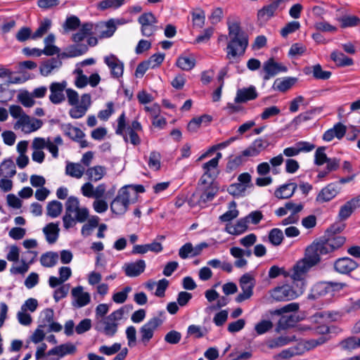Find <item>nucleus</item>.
<instances>
[{
  "label": "nucleus",
  "mask_w": 360,
  "mask_h": 360,
  "mask_svg": "<svg viewBox=\"0 0 360 360\" xmlns=\"http://www.w3.org/2000/svg\"><path fill=\"white\" fill-rule=\"evenodd\" d=\"M162 320L158 317L150 319L140 328L141 341L146 345L153 338L155 329L162 324Z\"/></svg>",
  "instance_id": "ddd939ff"
},
{
  "label": "nucleus",
  "mask_w": 360,
  "mask_h": 360,
  "mask_svg": "<svg viewBox=\"0 0 360 360\" xmlns=\"http://www.w3.org/2000/svg\"><path fill=\"white\" fill-rule=\"evenodd\" d=\"M300 27V24L298 21L290 22L281 30V34L283 37L285 38L288 34L299 30Z\"/></svg>",
  "instance_id": "6e6d98bb"
},
{
  "label": "nucleus",
  "mask_w": 360,
  "mask_h": 360,
  "mask_svg": "<svg viewBox=\"0 0 360 360\" xmlns=\"http://www.w3.org/2000/svg\"><path fill=\"white\" fill-rule=\"evenodd\" d=\"M342 28L356 27L360 25V18L356 15H345L338 18Z\"/></svg>",
  "instance_id": "a19ab883"
},
{
  "label": "nucleus",
  "mask_w": 360,
  "mask_h": 360,
  "mask_svg": "<svg viewBox=\"0 0 360 360\" xmlns=\"http://www.w3.org/2000/svg\"><path fill=\"white\" fill-rule=\"evenodd\" d=\"M297 82L295 77H285L284 79H276L274 83L273 88L281 92H285L290 89Z\"/></svg>",
  "instance_id": "473e14b6"
},
{
  "label": "nucleus",
  "mask_w": 360,
  "mask_h": 360,
  "mask_svg": "<svg viewBox=\"0 0 360 360\" xmlns=\"http://www.w3.org/2000/svg\"><path fill=\"white\" fill-rule=\"evenodd\" d=\"M51 26V20L49 18L44 19L37 30L32 34V39H37L45 34Z\"/></svg>",
  "instance_id": "49530a36"
},
{
  "label": "nucleus",
  "mask_w": 360,
  "mask_h": 360,
  "mask_svg": "<svg viewBox=\"0 0 360 360\" xmlns=\"http://www.w3.org/2000/svg\"><path fill=\"white\" fill-rule=\"evenodd\" d=\"M61 130L65 136L79 143L81 148L88 146V142L83 139L85 134L79 128L73 127L71 124H65L61 126Z\"/></svg>",
  "instance_id": "1a4fd4ad"
},
{
  "label": "nucleus",
  "mask_w": 360,
  "mask_h": 360,
  "mask_svg": "<svg viewBox=\"0 0 360 360\" xmlns=\"http://www.w3.org/2000/svg\"><path fill=\"white\" fill-rule=\"evenodd\" d=\"M131 291L130 286H126L120 292H116L112 295V300L117 304L124 303L128 297V293Z\"/></svg>",
  "instance_id": "13d9d810"
},
{
  "label": "nucleus",
  "mask_w": 360,
  "mask_h": 360,
  "mask_svg": "<svg viewBox=\"0 0 360 360\" xmlns=\"http://www.w3.org/2000/svg\"><path fill=\"white\" fill-rule=\"evenodd\" d=\"M138 21L141 26L155 25L157 23V19L152 13H145L141 15Z\"/></svg>",
  "instance_id": "680f3d73"
},
{
  "label": "nucleus",
  "mask_w": 360,
  "mask_h": 360,
  "mask_svg": "<svg viewBox=\"0 0 360 360\" xmlns=\"http://www.w3.org/2000/svg\"><path fill=\"white\" fill-rule=\"evenodd\" d=\"M80 20L75 15L68 18L64 24V28L70 30H75L79 27Z\"/></svg>",
  "instance_id": "338daca9"
},
{
  "label": "nucleus",
  "mask_w": 360,
  "mask_h": 360,
  "mask_svg": "<svg viewBox=\"0 0 360 360\" xmlns=\"http://www.w3.org/2000/svg\"><path fill=\"white\" fill-rule=\"evenodd\" d=\"M330 58L338 67L350 66L354 63L352 58L337 51H334L331 53Z\"/></svg>",
  "instance_id": "2f4dec72"
},
{
  "label": "nucleus",
  "mask_w": 360,
  "mask_h": 360,
  "mask_svg": "<svg viewBox=\"0 0 360 360\" xmlns=\"http://www.w3.org/2000/svg\"><path fill=\"white\" fill-rule=\"evenodd\" d=\"M326 147H319L314 154V164L318 166H321L325 164V162L330 158H328L325 153Z\"/></svg>",
  "instance_id": "5fc2aeb1"
},
{
  "label": "nucleus",
  "mask_w": 360,
  "mask_h": 360,
  "mask_svg": "<svg viewBox=\"0 0 360 360\" xmlns=\"http://www.w3.org/2000/svg\"><path fill=\"white\" fill-rule=\"evenodd\" d=\"M271 297L278 302L289 301L297 297L298 294L289 285L276 287L271 291Z\"/></svg>",
  "instance_id": "9d476101"
},
{
  "label": "nucleus",
  "mask_w": 360,
  "mask_h": 360,
  "mask_svg": "<svg viewBox=\"0 0 360 360\" xmlns=\"http://www.w3.org/2000/svg\"><path fill=\"white\" fill-rule=\"evenodd\" d=\"M33 98L32 94H30L27 91H25L18 95V101L22 103V105L27 108H30L34 105L35 101Z\"/></svg>",
  "instance_id": "bf43d9fd"
},
{
  "label": "nucleus",
  "mask_w": 360,
  "mask_h": 360,
  "mask_svg": "<svg viewBox=\"0 0 360 360\" xmlns=\"http://www.w3.org/2000/svg\"><path fill=\"white\" fill-rule=\"evenodd\" d=\"M84 167L78 163L69 162L65 167V174L77 179L81 178L84 172Z\"/></svg>",
  "instance_id": "e433bc0d"
},
{
  "label": "nucleus",
  "mask_w": 360,
  "mask_h": 360,
  "mask_svg": "<svg viewBox=\"0 0 360 360\" xmlns=\"http://www.w3.org/2000/svg\"><path fill=\"white\" fill-rule=\"evenodd\" d=\"M217 191L214 188L209 187L206 188L204 192L200 195L198 204H205L207 202H210L213 200L215 195L217 194Z\"/></svg>",
  "instance_id": "864d4df0"
},
{
  "label": "nucleus",
  "mask_w": 360,
  "mask_h": 360,
  "mask_svg": "<svg viewBox=\"0 0 360 360\" xmlns=\"http://www.w3.org/2000/svg\"><path fill=\"white\" fill-rule=\"evenodd\" d=\"M228 30L230 41L226 47L228 59L243 56L248 46V37L242 30L239 22L228 21Z\"/></svg>",
  "instance_id": "f257e3e1"
},
{
  "label": "nucleus",
  "mask_w": 360,
  "mask_h": 360,
  "mask_svg": "<svg viewBox=\"0 0 360 360\" xmlns=\"http://www.w3.org/2000/svg\"><path fill=\"white\" fill-rule=\"evenodd\" d=\"M60 229L58 224L51 222L48 224L43 229V232L46 236V241L49 244H53L56 242L59 236Z\"/></svg>",
  "instance_id": "c756f323"
},
{
  "label": "nucleus",
  "mask_w": 360,
  "mask_h": 360,
  "mask_svg": "<svg viewBox=\"0 0 360 360\" xmlns=\"http://www.w3.org/2000/svg\"><path fill=\"white\" fill-rule=\"evenodd\" d=\"M43 122L41 120L36 118H31L27 115H23L15 124L14 128L17 129L20 127H23V130L27 133H30L38 130L41 127Z\"/></svg>",
  "instance_id": "4468645a"
},
{
  "label": "nucleus",
  "mask_w": 360,
  "mask_h": 360,
  "mask_svg": "<svg viewBox=\"0 0 360 360\" xmlns=\"http://www.w3.org/2000/svg\"><path fill=\"white\" fill-rule=\"evenodd\" d=\"M336 231L340 232V230L335 229V226H332L327 229L324 235L326 236V240L331 245L333 251L342 247L346 240L344 236L335 235Z\"/></svg>",
  "instance_id": "412c9836"
},
{
  "label": "nucleus",
  "mask_w": 360,
  "mask_h": 360,
  "mask_svg": "<svg viewBox=\"0 0 360 360\" xmlns=\"http://www.w3.org/2000/svg\"><path fill=\"white\" fill-rule=\"evenodd\" d=\"M286 71L287 68L285 66L275 62L273 58H270L264 63L261 75H262L263 79L267 81L279 72Z\"/></svg>",
  "instance_id": "9b49d317"
},
{
  "label": "nucleus",
  "mask_w": 360,
  "mask_h": 360,
  "mask_svg": "<svg viewBox=\"0 0 360 360\" xmlns=\"http://www.w3.org/2000/svg\"><path fill=\"white\" fill-rule=\"evenodd\" d=\"M104 62L110 70L111 76L118 79L123 75L124 63L114 54L104 58Z\"/></svg>",
  "instance_id": "dca6fc26"
},
{
  "label": "nucleus",
  "mask_w": 360,
  "mask_h": 360,
  "mask_svg": "<svg viewBox=\"0 0 360 360\" xmlns=\"http://www.w3.org/2000/svg\"><path fill=\"white\" fill-rule=\"evenodd\" d=\"M62 61L58 58H51L42 62L39 67L40 74L44 77L49 75L54 69L62 66Z\"/></svg>",
  "instance_id": "a878e982"
},
{
  "label": "nucleus",
  "mask_w": 360,
  "mask_h": 360,
  "mask_svg": "<svg viewBox=\"0 0 360 360\" xmlns=\"http://www.w3.org/2000/svg\"><path fill=\"white\" fill-rule=\"evenodd\" d=\"M105 173V167L102 166H95L89 168L86 174L88 179L91 181H97L103 178Z\"/></svg>",
  "instance_id": "37998d69"
},
{
  "label": "nucleus",
  "mask_w": 360,
  "mask_h": 360,
  "mask_svg": "<svg viewBox=\"0 0 360 360\" xmlns=\"http://www.w3.org/2000/svg\"><path fill=\"white\" fill-rule=\"evenodd\" d=\"M58 259V255L55 252H48L43 254L41 257L40 262L42 266L46 267H52L55 266Z\"/></svg>",
  "instance_id": "c03bdc74"
},
{
  "label": "nucleus",
  "mask_w": 360,
  "mask_h": 360,
  "mask_svg": "<svg viewBox=\"0 0 360 360\" xmlns=\"http://www.w3.org/2000/svg\"><path fill=\"white\" fill-rule=\"evenodd\" d=\"M277 9L271 4L264 6L257 12V18L262 22H266L274 15Z\"/></svg>",
  "instance_id": "58836bf2"
},
{
  "label": "nucleus",
  "mask_w": 360,
  "mask_h": 360,
  "mask_svg": "<svg viewBox=\"0 0 360 360\" xmlns=\"http://www.w3.org/2000/svg\"><path fill=\"white\" fill-rule=\"evenodd\" d=\"M239 283L243 292L236 296V302L240 303L252 297L255 281L249 274H245L240 277Z\"/></svg>",
  "instance_id": "39448f33"
},
{
  "label": "nucleus",
  "mask_w": 360,
  "mask_h": 360,
  "mask_svg": "<svg viewBox=\"0 0 360 360\" xmlns=\"http://www.w3.org/2000/svg\"><path fill=\"white\" fill-rule=\"evenodd\" d=\"M217 166L218 165L217 164V160H212V159L204 163L202 165V169L205 171V176H207L208 178L212 179L216 178L218 173L215 172L214 170L217 169Z\"/></svg>",
  "instance_id": "de8ad7c7"
},
{
  "label": "nucleus",
  "mask_w": 360,
  "mask_h": 360,
  "mask_svg": "<svg viewBox=\"0 0 360 360\" xmlns=\"http://www.w3.org/2000/svg\"><path fill=\"white\" fill-rule=\"evenodd\" d=\"M32 30L30 27H23L19 30L16 34V39L19 41H25L30 38H32Z\"/></svg>",
  "instance_id": "774afa93"
},
{
  "label": "nucleus",
  "mask_w": 360,
  "mask_h": 360,
  "mask_svg": "<svg viewBox=\"0 0 360 360\" xmlns=\"http://www.w3.org/2000/svg\"><path fill=\"white\" fill-rule=\"evenodd\" d=\"M176 64L181 70L188 71L195 67V59L193 57L179 56Z\"/></svg>",
  "instance_id": "a18cd8bd"
},
{
  "label": "nucleus",
  "mask_w": 360,
  "mask_h": 360,
  "mask_svg": "<svg viewBox=\"0 0 360 360\" xmlns=\"http://www.w3.org/2000/svg\"><path fill=\"white\" fill-rule=\"evenodd\" d=\"M307 249L309 252L317 257L319 259V262L321 261V255H327L334 252L331 245L326 240V236H323L319 240L313 242L312 244L307 247Z\"/></svg>",
  "instance_id": "0eeeda50"
},
{
  "label": "nucleus",
  "mask_w": 360,
  "mask_h": 360,
  "mask_svg": "<svg viewBox=\"0 0 360 360\" xmlns=\"http://www.w3.org/2000/svg\"><path fill=\"white\" fill-rule=\"evenodd\" d=\"M63 211V205L58 200L49 202L46 206V214L51 218L58 217Z\"/></svg>",
  "instance_id": "ea45409f"
},
{
  "label": "nucleus",
  "mask_w": 360,
  "mask_h": 360,
  "mask_svg": "<svg viewBox=\"0 0 360 360\" xmlns=\"http://www.w3.org/2000/svg\"><path fill=\"white\" fill-rule=\"evenodd\" d=\"M283 233L279 229L274 228L271 229L269 233V242L274 245H279L283 240Z\"/></svg>",
  "instance_id": "603ef678"
},
{
  "label": "nucleus",
  "mask_w": 360,
  "mask_h": 360,
  "mask_svg": "<svg viewBox=\"0 0 360 360\" xmlns=\"http://www.w3.org/2000/svg\"><path fill=\"white\" fill-rule=\"evenodd\" d=\"M323 318L324 314L323 312H316L315 314H314L309 318V321L311 323H317L319 325L315 327L304 326L303 329L314 330V333L318 334L327 333L329 331L328 327L324 324H321V321L323 319Z\"/></svg>",
  "instance_id": "393cba45"
},
{
  "label": "nucleus",
  "mask_w": 360,
  "mask_h": 360,
  "mask_svg": "<svg viewBox=\"0 0 360 360\" xmlns=\"http://www.w3.org/2000/svg\"><path fill=\"white\" fill-rule=\"evenodd\" d=\"M116 30V26L112 19L106 22H101L95 25L94 32L100 38L110 37Z\"/></svg>",
  "instance_id": "6ab92c4d"
},
{
  "label": "nucleus",
  "mask_w": 360,
  "mask_h": 360,
  "mask_svg": "<svg viewBox=\"0 0 360 360\" xmlns=\"http://www.w3.org/2000/svg\"><path fill=\"white\" fill-rule=\"evenodd\" d=\"M269 145V143L267 140L257 139L248 148L243 150V155L255 157L265 150Z\"/></svg>",
  "instance_id": "b1692460"
},
{
  "label": "nucleus",
  "mask_w": 360,
  "mask_h": 360,
  "mask_svg": "<svg viewBox=\"0 0 360 360\" xmlns=\"http://www.w3.org/2000/svg\"><path fill=\"white\" fill-rule=\"evenodd\" d=\"M249 221L247 218H241L236 222V224H228L226 226V231L231 235H240L243 233L248 229V224Z\"/></svg>",
  "instance_id": "7c9ffc66"
},
{
  "label": "nucleus",
  "mask_w": 360,
  "mask_h": 360,
  "mask_svg": "<svg viewBox=\"0 0 360 360\" xmlns=\"http://www.w3.org/2000/svg\"><path fill=\"white\" fill-rule=\"evenodd\" d=\"M142 131L141 123L138 120H134L131 124L127 125L124 112H122L117 118V127L115 133L121 135L125 142H128V135L129 141L134 146H138L141 143V139L138 135V131Z\"/></svg>",
  "instance_id": "f03ea898"
},
{
  "label": "nucleus",
  "mask_w": 360,
  "mask_h": 360,
  "mask_svg": "<svg viewBox=\"0 0 360 360\" xmlns=\"http://www.w3.org/2000/svg\"><path fill=\"white\" fill-rule=\"evenodd\" d=\"M358 266L356 261L347 257L339 258L333 264L334 270L341 274H349Z\"/></svg>",
  "instance_id": "2eb2a0df"
},
{
  "label": "nucleus",
  "mask_w": 360,
  "mask_h": 360,
  "mask_svg": "<svg viewBox=\"0 0 360 360\" xmlns=\"http://www.w3.org/2000/svg\"><path fill=\"white\" fill-rule=\"evenodd\" d=\"M129 191L127 186H124L118 191L116 198L110 204L111 211L116 214H123L128 210L130 203Z\"/></svg>",
  "instance_id": "20e7f679"
},
{
  "label": "nucleus",
  "mask_w": 360,
  "mask_h": 360,
  "mask_svg": "<svg viewBox=\"0 0 360 360\" xmlns=\"http://www.w3.org/2000/svg\"><path fill=\"white\" fill-rule=\"evenodd\" d=\"M340 189L338 182L330 183L321 189L316 200L321 202H328L338 194Z\"/></svg>",
  "instance_id": "f3484780"
},
{
  "label": "nucleus",
  "mask_w": 360,
  "mask_h": 360,
  "mask_svg": "<svg viewBox=\"0 0 360 360\" xmlns=\"http://www.w3.org/2000/svg\"><path fill=\"white\" fill-rule=\"evenodd\" d=\"M249 156L243 155V151L241 155L234 157L229 160L226 165V169L229 171L235 170L238 167L246 162L247 158Z\"/></svg>",
  "instance_id": "3c124183"
},
{
  "label": "nucleus",
  "mask_w": 360,
  "mask_h": 360,
  "mask_svg": "<svg viewBox=\"0 0 360 360\" xmlns=\"http://www.w3.org/2000/svg\"><path fill=\"white\" fill-rule=\"evenodd\" d=\"M181 334L176 330H171L165 336V341L169 344L176 345L180 342Z\"/></svg>",
  "instance_id": "69168bd1"
},
{
  "label": "nucleus",
  "mask_w": 360,
  "mask_h": 360,
  "mask_svg": "<svg viewBox=\"0 0 360 360\" xmlns=\"http://www.w3.org/2000/svg\"><path fill=\"white\" fill-rule=\"evenodd\" d=\"M193 25L199 28L202 27L205 24V14L202 9L198 8L191 13Z\"/></svg>",
  "instance_id": "8fccbe9b"
},
{
  "label": "nucleus",
  "mask_w": 360,
  "mask_h": 360,
  "mask_svg": "<svg viewBox=\"0 0 360 360\" xmlns=\"http://www.w3.org/2000/svg\"><path fill=\"white\" fill-rule=\"evenodd\" d=\"M123 269L127 276L136 277L145 271L146 262L143 259H139L134 262L127 263Z\"/></svg>",
  "instance_id": "5701e85b"
},
{
  "label": "nucleus",
  "mask_w": 360,
  "mask_h": 360,
  "mask_svg": "<svg viewBox=\"0 0 360 360\" xmlns=\"http://www.w3.org/2000/svg\"><path fill=\"white\" fill-rule=\"evenodd\" d=\"M76 350V347L73 344L69 342L52 348L47 352V355H57L58 357H63L67 354H72L75 353Z\"/></svg>",
  "instance_id": "bb28decb"
},
{
  "label": "nucleus",
  "mask_w": 360,
  "mask_h": 360,
  "mask_svg": "<svg viewBox=\"0 0 360 360\" xmlns=\"http://www.w3.org/2000/svg\"><path fill=\"white\" fill-rule=\"evenodd\" d=\"M71 294L75 299L72 302V306L75 307H83L87 305L91 301L89 293L84 292V288L81 285L72 288Z\"/></svg>",
  "instance_id": "a211bd4d"
},
{
  "label": "nucleus",
  "mask_w": 360,
  "mask_h": 360,
  "mask_svg": "<svg viewBox=\"0 0 360 360\" xmlns=\"http://www.w3.org/2000/svg\"><path fill=\"white\" fill-rule=\"evenodd\" d=\"M297 185L295 183L283 184L278 187L274 192V195L279 199H288L293 195Z\"/></svg>",
  "instance_id": "cd10ccee"
},
{
  "label": "nucleus",
  "mask_w": 360,
  "mask_h": 360,
  "mask_svg": "<svg viewBox=\"0 0 360 360\" xmlns=\"http://www.w3.org/2000/svg\"><path fill=\"white\" fill-rule=\"evenodd\" d=\"M16 174L15 166L11 159L5 160L0 165V176L11 178Z\"/></svg>",
  "instance_id": "c9c22d12"
},
{
  "label": "nucleus",
  "mask_w": 360,
  "mask_h": 360,
  "mask_svg": "<svg viewBox=\"0 0 360 360\" xmlns=\"http://www.w3.org/2000/svg\"><path fill=\"white\" fill-rule=\"evenodd\" d=\"M281 112V110L276 105L264 108L262 113L260 115L262 120H268L271 117L277 116Z\"/></svg>",
  "instance_id": "e2e57ef3"
},
{
  "label": "nucleus",
  "mask_w": 360,
  "mask_h": 360,
  "mask_svg": "<svg viewBox=\"0 0 360 360\" xmlns=\"http://www.w3.org/2000/svg\"><path fill=\"white\" fill-rule=\"evenodd\" d=\"M339 345L343 350L352 351L360 347V338L351 336L340 342Z\"/></svg>",
  "instance_id": "4c0bfd02"
},
{
  "label": "nucleus",
  "mask_w": 360,
  "mask_h": 360,
  "mask_svg": "<svg viewBox=\"0 0 360 360\" xmlns=\"http://www.w3.org/2000/svg\"><path fill=\"white\" fill-rule=\"evenodd\" d=\"M79 208V201L77 197L70 196L65 202V214L63 217V226L65 229H69L75 225V219L72 214Z\"/></svg>",
  "instance_id": "423d86ee"
},
{
  "label": "nucleus",
  "mask_w": 360,
  "mask_h": 360,
  "mask_svg": "<svg viewBox=\"0 0 360 360\" xmlns=\"http://www.w3.org/2000/svg\"><path fill=\"white\" fill-rule=\"evenodd\" d=\"M70 58L77 57L84 54L88 51V46L85 44L72 45L67 48Z\"/></svg>",
  "instance_id": "09e8293b"
},
{
  "label": "nucleus",
  "mask_w": 360,
  "mask_h": 360,
  "mask_svg": "<svg viewBox=\"0 0 360 360\" xmlns=\"http://www.w3.org/2000/svg\"><path fill=\"white\" fill-rule=\"evenodd\" d=\"M346 285L342 283L324 282L314 285L308 295L307 298L314 300L328 293L330 288H336L338 290L342 289Z\"/></svg>",
  "instance_id": "6e6552de"
},
{
  "label": "nucleus",
  "mask_w": 360,
  "mask_h": 360,
  "mask_svg": "<svg viewBox=\"0 0 360 360\" xmlns=\"http://www.w3.org/2000/svg\"><path fill=\"white\" fill-rule=\"evenodd\" d=\"M360 207V195L352 198L340 207L338 217L341 220H345L351 216L354 210Z\"/></svg>",
  "instance_id": "4be33fe9"
},
{
  "label": "nucleus",
  "mask_w": 360,
  "mask_h": 360,
  "mask_svg": "<svg viewBox=\"0 0 360 360\" xmlns=\"http://www.w3.org/2000/svg\"><path fill=\"white\" fill-rule=\"evenodd\" d=\"M318 263H319V259L306 249L304 257L298 261L293 267L292 278L295 281H301L305 274Z\"/></svg>",
  "instance_id": "7ed1b4c3"
},
{
  "label": "nucleus",
  "mask_w": 360,
  "mask_h": 360,
  "mask_svg": "<svg viewBox=\"0 0 360 360\" xmlns=\"http://www.w3.org/2000/svg\"><path fill=\"white\" fill-rule=\"evenodd\" d=\"M67 82L63 80L61 82H52L49 86L51 94L50 101L55 105L60 104L65 100L64 91L66 90Z\"/></svg>",
  "instance_id": "f8f14e48"
},
{
  "label": "nucleus",
  "mask_w": 360,
  "mask_h": 360,
  "mask_svg": "<svg viewBox=\"0 0 360 360\" xmlns=\"http://www.w3.org/2000/svg\"><path fill=\"white\" fill-rule=\"evenodd\" d=\"M304 72L306 75L310 73L313 74V77L316 79L326 80L328 79L332 73L330 71L323 70L321 65L316 64L312 67H306L304 69Z\"/></svg>",
  "instance_id": "c85d7f7f"
},
{
  "label": "nucleus",
  "mask_w": 360,
  "mask_h": 360,
  "mask_svg": "<svg viewBox=\"0 0 360 360\" xmlns=\"http://www.w3.org/2000/svg\"><path fill=\"white\" fill-rule=\"evenodd\" d=\"M295 340V336H280L274 339L269 340L266 342V346L269 349H275L288 345L289 342Z\"/></svg>",
  "instance_id": "f704fd0d"
},
{
  "label": "nucleus",
  "mask_w": 360,
  "mask_h": 360,
  "mask_svg": "<svg viewBox=\"0 0 360 360\" xmlns=\"http://www.w3.org/2000/svg\"><path fill=\"white\" fill-rule=\"evenodd\" d=\"M160 153L157 151H152L148 160V166L154 170H158L160 167Z\"/></svg>",
  "instance_id": "4d7b16f0"
},
{
  "label": "nucleus",
  "mask_w": 360,
  "mask_h": 360,
  "mask_svg": "<svg viewBox=\"0 0 360 360\" xmlns=\"http://www.w3.org/2000/svg\"><path fill=\"white\" fill-rule=\"evenodd\" d=\"M93 27L94 25L92 23L86 22L83 24L79 31L72 35V41L75 43L83 41L87 36L92 34L91 30H93Z\"/></svg>",
  "instance_id": "72a5a7b5"
},
{
  "label": "nucleus",
  "mask_w": 360,
  "mask_h": 360,
  "mask_svg": "<svg viewBox=\"0 0 360 360\" xmlns=\"http://www.w3.org/2000/svg\"><path fill=\"white\" fill-rule=\"evenodd\" d=\"M297 321L295 315L282 316L278 322V329L284 330L288 328L294 327Z\"/></svg>",
  "instance_id": "79ce46f5"
},
{
  "label": "nucleus",
  "mask_w": 360,
  "mask_h": 360,
  "mask_svg": "<svg viewBox=\"0 0 360 360\" xmlns=\"http://www.w3.org/2000/svg\"><path fill=\"white\" fill-rule=\"evenodd\" d=\"M245 190V185L239 183L233 184L228 188L229 193L233 196L243 195Z\"/></svg>",
  "instance_id": "0e129e2a"
},
{
  "label": "nucleus",
  "mask_w": 360,
  "mask_h": 360,
  "mask_svg": "<svg viewBox=\"0 0 360 360\" xmlns=\"http://www.w3.org/2000/svg\"><path fill=\"white\" fill-rule=\"evenodd\" d=\"M273 328L271 321L263 320L255 325V330L258 335L264 334Z\"/></svg>",
  "instance_id": "052dcab7"
},
{
  "label": "nucleus",
  "mask_w": 360,
  "mask_h": 360,
  "mask_svg": "<svg viewBox=\"0 0 360 360\" xmlns=\"http://www.w3.org/2000/svg\"><path fill=\"white\" fill-rule=\"evenodd\" d=\"M258 97L256 88L254 86H250L248 88H242L237 90L234 101L236 103H244L249 101H252Z\"/></svg>",
  "instance_id": "aec40b11"
}]
</instances>
